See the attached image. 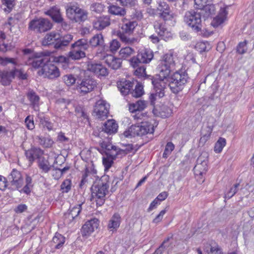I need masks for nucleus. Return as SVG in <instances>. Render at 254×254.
<instances>
[{
  "instance_id": "f257e3e1",
  "label": "nucleus",
  "mask_w": 254,
  "mask_h": 254,
  "mask_svg": "<svg viewBox=\"0 0 254 254\" xmlns=\"http://www.w3.org/2000/svg\"><path fill=\"white\" fill-rule=\"evenodd\" d=\"M123 21L124 24L117 32V36L126 44L131 45L137 42V39L130 37L137 25V22L135 21H128L125 18H124Z\"/></svg>"
},
{
  "instance_id": "f03ea898",
  "label": "nucleus",
  "mask_w": 254,
  "mask_h": 254,
  "mask_svg": "<svg viewBox=\"0 0 254 254\" xmlns=\"http://www.w3.org/2000/svg\"><path fill=\"white\" fill-rule=\"evenodd\" d=\"M88 12L81 8L77 3H69L66 8L67 18L73 22L80 23L86 20Z\"/></svg>"
},
{
  "instance_id": "7ed1b4c3",
  "label": "nucleus",
  "mask_w": 254,
  "mask_h": 254,
  "mask_svg": "<svg viewBox=\"0 0 254 254\" xmlns=\"http://www.w3.org/2000/svg\"><path fill=\"white\" fill-rule=\"evenodd\" d=\"M109 183L99 182L91 187V200L95 201L97 206H102L105 202V195L108 192Z\"/></svg>"
},
{
  "instance_id": "20e7f679",
  "label": "nucleus",
  "mask_w": 254,
  "mask_h": 254,
  "mask_svg": "<svg viewBox=\"0 0 254 254\" xmlns=\"http://www.w3.org/2000/svg\"><path fill=\"white\" fill-rule=\"evenodd\" d=\"M188 79V74L183 71L175 72L169 80L168 85L172 92L177 94L182 90Z\"/></svg>"
},
{
  "instance_id": "39448f33",
  "label": "nucleus",
  "mask_w": 254,
  "mask_h": 254,
  "mask_svg": "<svg viewBox=\"0 0 254 254\" xmlns=\"http://www.w3.org/2000/svg\"><path fill=\"white\" fill-rule=\"evenodd\" d=\"M154 132L153 126L148 122H142L140 125H132L128 130L124 132L126 137L142 136L147 133H152Z\"/></svg>"
},
{
  "instance_id": "423d86ee",
  "label": "nucleus",
  "mask_w": 254,
  "mask_h": 254,
  "mask_svg": "<svg viewBox=\"0 0 254 254\" xmlns=\"http://www.w3.org/2000/svg\"><path fill=\"white\" fill-rule=\"evenodd\" d=\"M89 48L86 39L77 40L71 45L72 50L68 53V57L72 60H79L85 57L84 51Z\"/></svg>"
},
{
  "instance_id": "0eeeda50",
  "label": "nucleus",
  "mask_w": 254,
  "mask_h": 254,
  "mask_svg": "<svg viewBox=\"0 0 254 254\" xmlns=\"http://www.w3.org/2000/svg\"><path fill=\"white\" fill-rule=\"evenodd\" d=\"M184 21L187 25L196 32L201 31L202 28L201 15L194 10L186 12Z\"/></svg>"
},
{
  "instance_id": "6e6552de",
  "label": "nucleus",
  "mask_w": 254,
  "mask_h": 254,
  "mask_svg": "<svg viewBox=\"0 0 254 254\" xmlns=\"http://www.w3.org/2000/svg\"><path fill=\"white\" fill-rule=\"evenodd\" d=\"M53 27V24L47 18H40L33 19L29 23L30 30L38 33L45 32Z\"/></svg>"
},
{
  "instance_id": "1a4fd4ad",
  "label": "nucleus",
  "mask_w": 254,
  "mask_h": 254,
  "mask_svg": "<svg viewBox=\"0 0 254 254\" xmlns=\"http://www.w3.org/2000/svg\"><path fill=\"white\" fill-rule=\"evenodd\" d=\"M77 83L76 90L82 95L91 92L97 86L96 81L92 78H84Z\"/></svg>"
},
{
  "instance_id": "9d476101",
  "label": "nucleus",
  "mask_w": 254,
  "mask_h": 254,
  "mask_svg": "<svg viewBox=\"0 0 254 254\" xmlns=\"http://www.w3.org/2000/svg\"><path fill=\"white\" fill-rule=\"evenodd\" d=\"M38 73L40 75H43L45 77L51 79L57 78L60 75L59 69L50 62H48L43 66Z\"/></svg>"
},
{
  "instance_id": "9b49d317",
  "label": "nucleus",
  "mask_w": 254,
  "mask_h": 254,
  "mask_svg": "<svg viewBox=\"0 0 254 254\" xmlns=\"http://www.w3.org/2000/svg\"><path fill=\"white\" fill-rule=\"evenodd\" d=\"M208 155L207 153H202L198 157L196 164L193 168L194 174L196 175H202L206 173L207 170Z\"/></svg>"
},
{
  "instance_id": "f8f14e48",
  "label": "nucleus",
  "mask_w": 254,
  "mask_h": 254,
  "mask_svg": "<svg viewBox=\"0 0 254 254\" xmlns=\"http://www.w3.org/2000/svg\"><path fill=\"white\" fill-rule=\"evenodd\" d=\"M100 144L101 147L106 150L105 155L111 158H113L115 160L119 155L122 156L127 154L125 150L120 149L109 142L103 141Z\"/></svg>"
},
{
  "instance_id": "ddd939ff",
  "label": "nucleus",
  "mask_w": 254,
  "mask_h": 254,
  "mask_svg": "<svg viewBox=\"0 0 254 254\" xmlns=\"http://www.w3.org/2000/svg\"><path fill=\"white\" fill-rule=\"evenodd\" d=\"M109 106L105 101L99 100L94 106V113L98 118L104 120L108 117Z\"/></svg>"
},
{
  "instance_id": "4468645a",
  "label": "nucleus",
  "mask_w": 254,
  "mask_h": 254,
  "mask_svg": "<svg viewBox=\"0 0 254 254\" xmlns=\"http://www.w3.org/2000/svg\"><path fill=\"white\" fill-rule=\"evenodd\" d=\"M12 186H15L17 190L20 189L23 184V178L21 172L16 169H13L8 177Z\"/></svg>"
},
{
  "instance_id": "2eb2a0df",
  "label": "nucleus",
  "mask_w": 254,
  "mask_h": 254,
  "mask_svg": "<svg viewBox=\"0 0 254 254\" xmlns=\"http://www.w3.org/2000/svg\"><path fill=\"white\" fill-rule=\"evenodd\" d=\"M168 82H169V80L158 79V77L156 79L152 81L156 92L158 94V96L159 98L164 96Z\"/></svg>"
},
{
  "instance_id": "dca6fc26",
  "label": "nucleus",
  "mask_w": 254,
  "mask_h": 254,
  "mask_svg": "<svg viewBox=\"0 0 254 254\" xmlns=\"http://www.w3.org/2000/svg\"><path fill=\"white\" fill-rule=\"evenodd\" d=\"M99 226V220L93 218L87 221L82 226L81 233L83 236H88L92 233Z\"/></svg>"
},
{
  "instance_id": "f3484780",
  "label": "nucleus",
  "mask_w": 254,
  "mask_h": 254,
  "mask_svg": "<svg viewBox=\"0 0 254 254\" xmlns=\"http://www.w3.org/2000/svg\"><path fill=\"white\" fill-rule=\"evenodd\" d=\"M87 69L99 76H106L108 74V69L100 64L89 63Z\"/></svg>"
},
{
  "instance_id": "a211bd4d",
  "label": "nucleus",
  "mask_w": 254,
  "mask_h": 254,
  "mask_svg": "<svg viewBox=\"0 0 254 254\" xmlns=\"http://www.w3.org/2000/svg\"><path fill=\"white\" fill-rule=\"evenodd\" d=\"M110 21L109 16H100L93 22V28L97 30H102L110 25Z\"/></svg>"
},
{
  "instance_id": "6ab92c4d",
  "label": "nucleus",
  "mask_w": 254,
  "mask_h": 254,
  "mask_svg": "<svg viewBox=\"0 0 254 254\" xmlns=\"http://www.w3.org/2000/svg\"><path fill=\"white\" fill-rule=\"evenodd\" d=\"M156 32L163 39L166 41L171 37V33L167 29L163 22L156 21L154 25Z\"/></svg>"
},
{
  "instance_id": "aec40b11",
  "label": "nucleus",
  "mask_w": 254,
  "mask_h": 254,
  "mask_svg": "<svg viewBox=\"0 0 254 254\" xmlns=\"http://www.w3.org/2000/svg\"><path fill=\"white\" fill-rule=\"evenodd\" d=\"M60 39V34L55 31H52L46 34L43 38L42 43L43 46L54 45Z\"/></svg>"
},
{
  "instance_id": "412c9836",
  "label": "nucleus",
  "mask_w": 254,
  "mask_h": 254,
  "mask_svg": "<svg viewBox=\"0 0 254 254\" xmlns=\"http://www.w3.org/2000/svg\"><path fill=\"white\" fill-rule=\"evenodd\" d=\"M117 86L121 93L124 95L128 94L133 86V83L129 80L123 79L117 82Z\"/></svg>"
},
{
  "instance_id": "4be33fe9",
  "label": "nucleus",
  "mask_w": 254,
  "mask_h": 254,
  "mask_svg": "<svg viewBox=\"0 0 254 254\" xmlns=\"http://www.w3.org/2000/svg\"><path fill=\"white\" fill-rule=\"evenodd\" d=\"M105 62L113 69H119L122 65V62L120 58H117L111 55H107L104 57Z\"/></svg>"
},
{
  "instance_id": "5701e85b",
  "label": "nucleus",
  "mask_w": 254,
  "mask_h": 254,
  "mask_svg": "<svg viewBox=\"0 0 254 254\" xmlns=\"http://www.w3.org/2000/svg\"><path fill=\"white\" fill-rule=\"evenodd\" d=\"M43 151L39 148H32L25 152L26 157L31 162H33L35 159L39 160L43 157Z\"/></svg>"
},
{
  "instance_id": "b1692460",
  "label": "nucleus",
  "mask_w": 254,
  "mask_h": 254,
  "mask_svg": "<svg viewBox=\"0 0 254 254\" xmlns=\"http://www.w3.org/2000/svg\"><path fill=\"white\" fill-rule=\"evenodd\" d=\"M82 204L83 203H80L70 209L69 211L64 215L65 221L69 223L77 217L82 209L81 206Z\"/></svg>"
},
{
  "instance_id": "393cba45",
  "label": "nucleus",
  "mask_w": 254,
  "mask_h": 254,
  "mask_svg": "<svg viewBox=\"0 0 254 254\" xmlns=\"http://www.w3.org/2000/svg\"><path fill=\"white\" fill-rule=\"evenodd\" d=\"M45 14L50 16L53 21L57 23H62L64 19L61 14L60 9L56 6L51 8L45 12Z\"/></svg>"
},
{
  "instance_id": "a878e982",
  "label": "nucleus",
  "mask_w": 254,
  "mask_h": 254,
  "mask_svg": "<svg viewBox=\"0 0 254 254\" xmlns=\"http://www.w3.org/2000/svg\"><path fill=\"white\" fill-rule=\"evenodd\" d=\"M227 14L226 8H221L217 16L213 18L211 25L214 27L220 25L226 20Z\"/></svg>"
},
{
  "instance_id": "bb28decb",
  "label": "nucleus",
  "mask_w": 254,
  "mask_h": 254,
  "mask_svg": "<svg viewBox=\"0 0 254 254\" xmlns=\"http://www.w3.org/2000/svg\"><path fill=\"white\" fill-rule=\"evenodd\" d=\"M14 78V73L11 71H0V83L3 85H9Z\"/></svg>"
},
{
  "instance_id": "cd10ccee",
  "label": "nucleus",
  "mask_w": 254,
  "mask_h": 254,
  "mask_svg": "<svg viewBox=\"0 0 254 254\" xmlns=\"http://www.w3.org/2000/svg\"><path fill=\"white\" fill-rule=\"evenodd\" d=\"M48 62L47 58L36 57L28 58V61L26 62L27 64H31L34 68L43 67V66L46 64Z\"/></svg>"
},
{
  "instance_id": "c85d7f7f",
  "label": "nucleus",
  "mask_w": 254,
  "mask_h": 254,
  "mask_svg": "<svg viewBox=\"0 0 254 254\" xmlns=\"http://www.w3.org/2000/svg\"><path fill=\"white\" fill-rule=\"evenodd\" d=\"M157 70L158 71L157 74L158 79L169 80L170 78L169 75L171 70V67L159 63L157 67Z\"/></svg>"
},
{
  "instance_id": "c756f323",
  "label": "nucleus",
  "mask_w": 254,
  "mask_h": 254,
  "mask_svg": "<svg viewBox=\"0 0 254 254\" xmlns=\"http://www.w3.org/2000/svg\"><path fill=\"white\" fill-rule=\"evenodd\" d=\"M73 39L71 34H66L63 36L60 35V39L56 43L54 48L56 49H61L68 46Z\"/></svg>"
},
{
  "instance_id": "7c9ffc66",
  "label": "nucleus",
  "mask_w": 254,
  "mask_h": 254,
  "mask_svg": "<svg viewBox=\"0 0 254 254\" xmlns=\"http://www.w3.org/2000/svg\"><path fill=\"white\" fill-rule=\"evenodd\" d=\"M118 124L114 120H109L104 124L103 130L107 133L112 134L117 132Z\"/></svg>"
},
{
  "instance_id": "2f4dec72",
  "label": "nucleus",
  "mask_w": 254,
  "mask_h": 254,
  "mask_svg": "<svg viewBox=\"0 0 254 254\" xmlns=\"http://www.w3.org/2000/svg\"><path fill=\"white\" fill-rule=\"evenodd\" d=\"M139 59L142 64L149 63L153 58V54L149 50H144L138 53Z\"/></svg>"
},
{
  "instance_id": "473e14b6",
  "label": "nucleus",
  "mask_w": 254,
  "mask_h": 254,
  "mask_svg": "<svg viewBox=\"0 0 254 254\" xmlns=\"http://www.w3.org/2000/svg\"><path fill=\"white\" fill-rule=\"evenodd\" d=\"M121 216L118 213L114 214L109 220L108 228L111 231L116 230L120 226Z\"/></svg>"
},
{
  "instance_id": "72a5a7b5",
  "label": "nucleus",
  "mask_w": 254,
  "mask_h": 254,
  "mask_svg": "<svg viewBox=\"0 0 254 254\" xmlns=\"http://www.w3.org/2000/svg\"><path fill=\"white\" fill-rule=\"evenodd\" d=\"M27 96L33 108L35 110H38V104L40 98L33 90H29L27 93Z\"/></svg>"
},
{
  "instance_id": "f704fd0d",
  "label": "nucleus",
  "mask_w": 254,
  "mask_h": 254,
  "mask_svg": "<svg viewBox=\"0 0 254 254\" xmlns=\"http://www.w3.org/2000/svg\"><path fill=\"white\" fill-rule=\"evenodd\" d=\"M89 44L94 47L102 46L104 44V37L102 34L94 35L89 40Z\"/></svg>"
},
{
  "instance_id": "c9c22d12",
  "label": "nucleus",
  "mask_w": 254,
  "mask_h": 254,
  "mask_svg": "<svg viewBox=\"0 0 254 254\" xmlns=\"http://www.w3.org/2000/svg\"><path fill=\"white\" fill-rule=\"evenodd\" d=\"M135 54V50L130 47L122 48L119 52V56L121 59L127 60L130 58Z\"/></svg>"
},
{
  "instance_id": "e433bc0d",
  "label": "nucleus",
  "mask_w": 254,
  "mask_h": 254,
  "mask_svg": "<svg viewBox=\"0 0 254 254\" xmlns=\"http://www.w3.org/2000/svg\"><path fill=\"white\" fill-rule=\"evenodd\" d=\"M108 12L109 13L113 15L122 16L126 14V11L125 8L115 5L109 6L108 7Z\"/></svg>"
},
{
  "instance_id": "4c0bfd02",
  "label": "nucleus",
  "mask_w": 254,
  "mask_h": 254,
  "mask_svg": "<svg viewBox=\"0 0 254 254\" xmlns=\"http://www.w3.org/2000/svg\"><path fill=\"white\" fill-rule=\"evenodd\" d=\"M160 64L167 65L171 68L175 65V61L174 57L172 54H165L162 60L160 62Z\"/></svg>"
},
{
  "instance_id": "58836bf2",
  "label": "nucleus",
  "mask_w": 254,
  "mask_h": 254,
  "mask_svg": "<svg viewBox=\"0 0 254 254\" xmlns=\"http://www.w3.org/2000/svg\"><path fill=\"white\" fill-rule=\"evenodd\" d=\"M97 171L94 168L93 164H88L85 169V172L84 175H83L82 179L81 181L80 186L84 184L86 182V178L88 175H94L96 174Z\"/></svg>"
},
{
  "instance_id": "ea45409f",
  "label": "nucleus",
  "mask_w": 254,
  "mask_h": 254,
  "mask_svg": "<svg viewBox=\"0 0 254 254\" xmlns=\"http://www.w3.org/2000/svg\"><path fill=\"white\" fill-rule=\"evenodd\" d=\"M38 166L45 173L48 172L51 167L49 161L43 157L38 160Z\"/></svg>"
},
{
  "instance_id": "a19ab883",
  "label": "nucleus",
  "mask_w": 254,
  "mask_h": 254,
  "mask_svg": "<svg viewBox=\"0 0 254 254\" xmlns=\"http://www.w3.org/2000/svg\"><path fill=\"white\" fill-rule=\"evenodd\" d=\"M32 182V180L31 177L27 176L26 178V185L21 190H19L20 192H24L27 194L30 193L33 187Z\"/></svg>"
},
{
  "instance_id": "79ce46f5",
  "label": "nucleus",
  "mask_w": 254,
  "mask_h": 254,
  "mask_svg": "<svg viewBox=\"0 0 254 254\" xmlns=\"http://www.w3.org/2000/svg\"><path fill=\"white\" fill-rule=\"evenodd\" d=\"M38 142L43 146L46 148H49L52 147L54 141L53 140L49 137H38Z\"/></svg>"
},
{
  "instance_id": "37998d69",
  "label": "nucleus",
  "mask_w": 254,
  "mask_h": 254,
  "mask_svg": "<svg viewBox=\"0 0 254 254\" xmlns=\"http://www.w3.org/2000/svg\"><path fill=\"white\" fill-rule=\"evenodd\" d=\"M226 143V142L225 138L222 137L219 138L215 144L214 148V151L217 153H220L223 147L225 146Z\"/></svg>"
},
{
  "instance_id": "c03bdc74",
  "label": "nucleus",
  "mask_w": 254,
  "mask_h": 254,
  "mask_svg": "<svg viewBox=\"0 0 254 254\" xmlns=\"http://www.w3.org/2000/svg\"><path fill=\"white\" fill-rule=\"evenodd\" d=\"M202 11H204V15L205 17H209V16L215 13L216 8L214 4H207L203 6Z\"/></svg>"
},
{
  "instance_id": "a18cd8bd",
  "label": "nucleus",
  "mask_w": 254,
  "mask_h": 254,
  "mask_svg": "<svg viewBox=\"0 0 254 254\" xmlns=\"http://www.w3.org/2000/svg\"><path fill=\"white\" fill-rule=\"evenodd\" d=\"M195 48L200 53H201L208 51L210 49V47L207 42H199L196 43Z\"/></svg>"
},
{
  "instance_id": "49530a36",
  "label": "nucleus",
  "mask_w": 254,
  "mask_h": 254,
  "mask_svg": "<svg viewBox=\"0 0 254 254\" xmlns=\"http://www.w3.org/2000/svg\"><path fill=\"white\" fill-rule=\"evenodd\" d=\"M114 160L113 158H111L106 155L103 157L102 162L105 167V171L108 170L112 167Z\"/></svg>"
},
{
  "instance_id": "de8ad7c7",
  "label": "nucleus",
  "mask_w": 254,
  "mask_h": 254,
  "mask_svg": "<svg viewBox=\"0 0 254 254\" xmlns=\"http://www.w3.org/2000/svg\"><path fill=\"white\" fill-rule=\"evenodd\" d=\"M71 188V181L69 179L65 180L61 185V190L63 193L68 192Z\"/></svg>"
},
{
  "instance_id": "09e8293b",
  "label": "nucleus",
  "mask_w": 254,
  "mask_h": 254,
  "mask_svg": "<svg viewBox=\"0 0 254 254\" xmlns=\"http://www.w3.org/2000/svg\"><path fill=\"white\" fill-rule=\"evenodd\" d=\"M104 8V5L101 3L94 2L90 5V10L97 13H101Z\"/></svg>"
},
{
  "instance_id": "8fccbe9b",
  "label": "nucleus",
  "mask_w": 254,
  "mask_h": 254,
  "mask_svg": "<svg viewBox=\"0 0 254 254\" xmlns=\"http://www.w3.org/2000/svg\"><path fill=\"white\" fill-rule=\"evenodd\" d=\"M9 64H12L14 65L17 64V61L14 58H10L7 57H0V64L5 66Z\"/></svg>"
},
{
  "instance_id": "3c124183",
  "label": "nucleus",
  "mask_w": 254,
  "mask_h": 254,
  "mask_svg": "<svg viewBox=\"0 0 254 254\" xmlns=\"http://www.w3.org/2000/svg\"><path fill=\"white\" fill-rule=\"evenodd\" d=\"M53 242L55 244H57L55 246L56 249H60L64 243V238L60 234H56L53 238Z\"/></svg>"
},
{
  "instance_id": "603ef678",
  "label": "nucleus",
  "mask_w": 254,
  "mask_h": 254,
  "mask_svg": "<svg viewBox=\"0 0 254 254\" xmlns=\"http://www.w3.org/2000/svg\"><path fill=\"white\" fill-rule=\"evenodd\" d=\"M130 94L132 97L138 98L140 97L143 94V86L139 84L135 86V89L131 92Z\"/></svg>"
},
{
  "instance_id": "864d4df0",
  "label": "nucleus",
  "mask_w": 254,
  "mask_h": 254,
  "mask_svg": "<svg viewBox=\"0 0 254 254\" xmlns=\"http://www.w3.org/2000/svg\"><path fill=\"white\" fill-rule=\"evenodd\" d=\"M14 5V0H2L3 8L6 11H10Z\"/></svg>"
},
{
  "instance_id": "5fc2aeb1",
  "label": "nucleus",
  "mask_w": 254,
  "mask_h": 254,
  "mask_svg": "<svg viewBox=\"0 0 254 254\" xmlns=\"http://www.w3.org/2000/svg\"><path fill=\"white\" fill-rule=\"evenodd\" d=\"M174 145L171 142H168L166 145L164 152L163 154L164 158H167L171 153L172 151L174 149Z\"/></svg>"
},
{
  "instance_id": "6e6d98bb",
  "label": "nucleus",
  "mask_w": 254,
  "mask_h": 254,
  "mask_svg": "<svg viewBox=\"0 0 254 254\" xmlns=\"http://www.w3.org/2000/svg\"><path fill=\"white\" fill-rule=\"evenodd\" d=\"M40 124L43 127H46L49 130L53 129V124L44 117L40 118Z\"/></svg>"
},
{
  "instance_id": "4d7b16f0",
  "label": "nucleus",
  "mask_w": 254,
  "mask_h": 254,
  "mask_svg": "<svg viewBox=\"0 0 254 254\" xmlns=\"http://www.w3.org/2000/svg\"><path fill=\"white\" fill-rule=\"evenodd\" d=\"M63 80L67 86L73 85L76 81L75 78L71 74L64 75L63 77Z\"/></svg>"
},
{
  "instance_id": "13d9d810",
  "label": "nucleus",
  "mask_w": 254,
  "mask_h": 254,
  "mask_svg": "<svg viewBox=\"0 0 254 254\" xmlns=\"http://www.w3.org/2000/svg\"><path fill=\"white\" fill-rule=\"evenodd\" d=\"M239 184H235L230 190L226 193L225 197L230 198L234 195V194L238 191V188L239 186Z\"/></svg>"
},
{
  "instance_id": "bf43d9fd",
  "label": "nucleus",
  "mask_w": 254,
  "mask_h": 254,
  "mask_svg": "<svg viewBox=\"0 0 254 254\" xmlns=\"http://www.w3.org/2000/svg\"><path fill=\"white\" fill-rule=\"evenodd\" d=\"M121 47L120 42L117 40H113L110 43V50L112 52H116Z\"/></svg>"
},
{
  "instance_id": "052dcab7",
  "label": "nucleus",
  "mask_w": 254,
  "mask_h": 254,
  "mask_svg": "<svg viewBox=\"0 0 254 254\" xmlns=\"http://www.w3.org/2000/svg\"><path fill=\"white\" fill-rule=\"evenodd\" d=\"M160 16L165 20H171L174 17V13L170 10V9L167 11L164 12H159Z\"/></svg>"
},
{
  "instance_id": "680f3d73",
  "label": "nucleus",
  "mask_w": 254,
  "mask_h": 254,
  "mask_svg": "<svg viewBox=\"0 0 254 254\" xmlns=\"http://www.w3.org/2000/svg\"><path fill=\"white\" fill-rule=\"evenodd\" d=\"M129 63L131 66L135 68L139 66V64L142 63L140 62L137 54L136 56H133L130 59Z\"/></svg>"
},
{
  "instance_id": "e2e57ef3",
  "label": "nucleus",
  "mask_w": 254,
  "mask_h": 254,
  "mask_svg": "<svg viewBox=\"0 0 254 254\" xmlns=\"http://www.w3.org/2000/svg\"><path fill=\"white\" fill-rule=\"evenodd\" d=\"M25 123L26 124V127L29 129L32 130L35 127L33 118L30 116H28L26 118L25 120Z\"/></svg>"
},
{
  "instance_id": "0e129e2a",
  "label": "nucleus",
  "mask_w": 254,
  "mask_h": 254,
  "mask_svg": "<svg viewBox=\"0 0 254 254\" xmlns=\"http://www.w3.org/2000/svg\"><path fill=\"white\" fill-rule=\"evenodd\" d=\"M170 9L169 5L164 1L160 2L157 7V10L159 12H164L165 11H168Z\"/></svg>"
},
{
  "instance_id": "69168bd1",
  "label": "nucleus",
  "mask_w": 254,
  "mask_h": 254,
  "mask_svg": "<svg viewBox=\"0 0 254 254\" xmlns=\"http://www.w3.org/2000/svg\"><path fill=\"white\" fill-rule=\"evenodd\" d=\"M247 49L246 41L240 42L237 48V52L241 54L245 53L246 52Z\"/></svg>"
},
{
  "instance_id": "338daca9",
  "label": "nucleus",
  "mask_w": 254,
  "mask_h": 254,
  "mask_svg": "<svg viewBox=\"0 0 254 254\" xmlns=\"http://www.w3.org/2000/svg\"><path fill=\"white\" fill-rule=\"evenodd\" d=\"M207 254H222L221 248L217 245L211 246Z\"/></svg>"
},
{
  "instance_id": "774afa93",
  "label": "nucleus",
  "mask_w": 254,
  "mask_h": 254,
  "mask_svg": "<svg viewBox=\"0 0 254 254\" xmlns=\"http://www.w3.org/2000/svg\"><path fill=\"white\" fill-rule=\"evenodd\" d=\"M135 71V74L138 76H144L146 75V68L144 66H138Z\"/></svg>"
}]
</instances>
